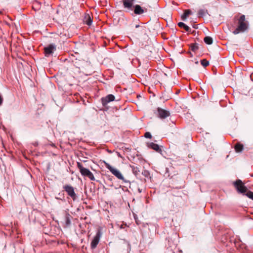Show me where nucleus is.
I'll return each mask as SVG.
<instances>
[{
  "instance_id": "12",
  "label": "nucleus",
  "mask_w": 253,
  "mask_h": 253,
  "mask_svg": "<svg viewBox=\"0 0 253 253\" xmlns=\"http://www.w3.org/2000/svg\"><path fill=\"white\" fill-rule=\"evenodd\" d=\"M134 12L136 14H141L144 12V10L142 8V7L138 4H136L134 6Z\"/></svg>"
},
{
  "instance_id": "26",
  "label": "nucleus",
  "mask_w": 253,
  "mask_h": 253,
  "mask_svg": "<svg viewBox=\"0 0 253 253\" xmlns=\"http://www.w3.org/2000/svg\"><path fill=\"white\" fill-rule=\"evenodd\" d=\"M3 101V98L0 93V106L2 104Z\"/></svg>"
},
{
  "instance_id": "17",
  "label": "nucleus",
  "mask_w": 253,
  "mask_h": 253,
  "mask_svg": "<svg viewBox=\"0 0 253 253\" xmlns=\"http://www.w3.org/2000/svg\"><path fill=\"white\" fill-rule=\"evenodd\" d=\"M243 147L242 144L238 143L235 146V149L237 152H241L243 150Z\"/></svg>"
},
{
  "instance_id": "29",
  "label": "nucleus",
  "mask_w": 253,
  "mask_h": 253,
  "mask_svg": "<svg viewBox=\"0 0 253 253\" xmlns=\"http://www.w3.org/2000/svg\"><path fill=\"white\" fill-rule=\"evenodd\" d=\"M139 26V25H136V28L138 27Z\"/></svg>"
},
{
  "instance_id": "16",
  "label": "nucleus",
  "mask_w": 253,
  "mask_h": 253,
  "mask_svg": "<svg viewBox=\"0 0 253 253\" xmlns=\"http://www.w3.org/2000/svg\"><path fill=\"white\" fill-rule=\"evenodd\" d=\"M178 26L181 28H183L187 32H189L190 30V28L183 22H179L178 23Z\"/></svg>"
},
{
  "instance_id": "14",
  "label": "nucleus",
  "mask_w": 253,
  "mask_h": 253,
  "mask_svg": "<svg viewBox=\"0 0 253 253\" xmlns=\"http://www.w3.org/2000/svg\"><path fill=\"white\" fill-rule=\"evenodd\" d=\"M192 12L190 9H187L184 11V13L181 15V18L183 21H185L187 17L191 14Z\"/></svg>"
},
{
  "instance_id": "9",
  "label": "nucleus",
  "mask_w": 253,
  "mask_h": 253,
  "mask_svg": "<svg viewBox=\"0 0 253 253\" xmlns=\"http://www.w3.org/2000/svg\"><path fill=\"white\" fill-rule=\"evenodd\" d=\"M56 49V46L54 44H49L47 46L44 47V54L46 56H48L53 53V51Z\"/></svg>"
},
{
  "instance_id": "24",
  "label": "nucleus",
  "mask_w": 253,
  "mask_h": 253,
  "mask_svg": "<svg viewBox=\"0 0 253 253\" xmlns=\"http://www.w3.org/2000/svg\"><path fill=\"white\" fill-rule=\"evenodd\" d=\"M248 197L251 199L253 200V192L252 191H248L246 194H245Z\"/></svg>"
},
{
  "instance_id": "30",
  "label": "nucleus",
  "mask_w": 253,
  "mask_h": 253,
  "mask_svg": "<svg viewBox=\"0 0 253 253\" xmlns=\"http://www.w3.org/2000/svg\"><path fill=\"white\" fill-rule=\"evenodd\" d=\"M198 62H196V64H198Z\"/></svg>"
},
{
  "instance_id": "27",
  "label": "nucleus",
  "mask_w": 253,
  "mask_h": 253,
  "mask_svg": "<svg viewBox=\"0 0 253 253\" xmlns=\"http://www.w3.org/2000/svg\"><path fill=\"white\" fill-rule=\"evenodd\" d=\"M66 223L67 225H69L71 223V221L69 218H66Z\"/></svg>"
},
{
  "instance_id": "3",
  "label": "nucleus",
  "mask_w": 253,
  "mask_h": 253,
  "mask_svg": "<svg viewBox=\"0 0 253 253\" xmlns=\"http://www.w3.org/2000/svg\"><path fill=\"white\" fill-rule=\"evenodd\" d=\"M77 166L83 176L88 177L91 180H95L93 173L88 169L83 167L82 165L79 162L77 163Z\"/></svg>"
},
{
  "instance_id": "6",
  "label": "nucleus",
  "mask_w": 253,
  "mask_h": 253,
  "mask_svg": "<svg viewBox=\"0 0 253 253\" xmlns=\"http://www.w3.org/2000/svg\"><path fill=\"white\" fill-rule=\"evenodd\" d=\"M101 235L100 231L98 230L91 243L90 246L91 249H94L97 247L99 242Z\"/></svg>"
},
{
  "instance_id": "21",
  "label": "nucleus",
  "mask_w": 253,
  "mask_h": 253,
  "mask_svg": "<svg viewBox=\"0 0 253 253\" xmlns=\"http://www.w3.org/2000/svg\"><path fill=\"white\" fill-rule=\"evenodd\" d=\"M161 68V72L159 71V76H162V74L164 76H167V74L166 73H164V71H162V68H165V66L163 64H160L159 63V68Z\"/></svg>"
},
{
  "instance_id": "5",
  "label": "nucleus",
  "mask_w": 253,
  "mask_h": 253,
  "mask_svg": "<svg viewBox=\"0 0 253 253\" xmlns=\"http://www.w3.org/2000/svg\"><path fill=\"white\" fill-rule=\"evenodd\" d=\"M63 188L67 193L68 195L70 196L74 201L76 199V194L75 192L74 188L73 186L70 185H65L64 186Z\"/></svg>"
},
{
  "instance_id": "10",
  "label": "nucleus",
  "mask_w": 253,
  "mask_h": 253,
  "mask_svg": "<svg viewBox=\"0 0 253 253\" xmlns=\"http://www.w3.org/2000/svg\"><path fill=\"white\" fill-rule=\"evenodd\" d=\"M123 1L124 6L125 8L129 10L132 9V7L134 0H123Z\"/></svg>"
},
{
  "instance_id": "4",
  "label": "nucleus",
  "mask_w": 253,
  "mask_h": 253,
  "mask_svg": "<svg viewBox=\"0 0 253 253\" xmlns=\"http://www.w3.org/2000/svg\"><path fill=\"white\" fill-rule=\"evenodd\" d=\"M233 185L239 193L245 194L247 191V188L240 179H237L236 181H234Z\"/></svg>"
},
{
  "instance_id": "8",
  "label": "nucleus",
  "mask_w": 253,
  "mask_h": 253,
  "mask_svg": "<svg viewBox=\"0 0 253 253\" xmlns=\"http://www.w3.org/2000/svg\"><path fill=\"white\" fill-rule=\"evenodd\" d=\"M115 98V97L113 94H109L106 97L102 98L101 102L102 105L104 107H106L109 102L114 101Z\"/></svg>"
},
{
  "instance_id": "2",
  "label": "nucleus",
  "mask_w": 253,
  "mask_h": 253,
  "mask_svg": "<svg viewBox=\"0 0 253 253\" xmlns=\"http://www.w3.org/2000/svg\"><path fill=\"white\" fill-rule=\"evenodd\" d=\"M104 164L106 168L108 169L111 172V173L116 177H117L119 179L123 180L125 183H129V181L128 180H126L124 178L121 172L119 170L115 168H114L106 162H104Z\"/></svg>"
},
{
  "instance_id": "18",
  "label": "nucleus",
  "mask_w": 253,
  "mask_h": 253,
  "mask_svg": "<svg viewBox=\"0 0 253 253\" xmlns=\"http://www.w3.org/2000/svg\"><path fill=\"white\" fill-rule=\"evenodd\" d=\"M204 41L207 44H211L213 42L212 39L209 36H206L204 39Z\"/></svg>"
},
{
  "instance_id": "7",
  "label": "nucleus",
  "mask_w": 253,
  "mask_h": 253,
  "mask_svg": "<svg viewBox=\"0 0 253 253\" xmlns=\"http://www.w3.org/2000/svg\"><path fill=\"white\" fill-rule=\"evenodd\" d=\"M170 115V113L169 110L159 108V119L163 120L169 117Z\"/></svg>"
},
{
  "instance_id": "13",
  "label": "nucleus",
  "mask_w": 253,
  "mask_h": 253,
  "mask_svg": "<svg viewBox=\"0 0 253 253\" xmlns=\"http://www.w3.org/2000/svg\"><path fill=\"white\" fill-rule=\"evenodd\" d=\"M147 146L148 148L152 149L156 151H158V145L153 142H148L147 143Z\"/></svg>"
},
{
  "instance_id": "20",
  "label": "nucleus",
  "mask_w": 253,
  "mask_h": 253,
  "mask_svg": "<svg viewBox=\"0 0 253 253\" xmlns=\"http://www.w3.org/2000/svg\"><path fill=\"white\" fill-rule=\"evenodd\" d=\"M191 48L193 51H196L199 49V44L195 43L191 45Z\"/></svg>"
},
{
  "instance_id": "19",
  "label": "nucleus",
  "mask_w": 253,
  "mask_h": 253,
  "mask_svg": "<svg viewBox=\"0 0 253 253\" xmlns=\"http://www.w3.org/2000/svg\"><path fill=\"white\" fill-rule=\"evenodd\" d=\"M132 172L135 175H137L140 172V170L139 168L137 167H135L134 166H131Z\"/></svg>"
},
{
  "instance_id": "22",
  "label": "nucleus",
  "mask_w": 253,
  "mask_h": 253,
  "mask_svg": "<svg viewBox=\"0 0 253 253\" xmlns=\"http://www.w3.org/2000/svg\"><path fill=\"white\" fill-rule=\"evenodd\" d=\"M201 64L203 67H207L209 65V62L206 59H203L201 61Z\"/></svg>"
},
{
  "instance_id": "1",
  "label": "nucleus",
  "mask_w": 253,
  "mask_h": 253,
  "mask_svg": "<svg viewBox=\"0 0 253 253\" xmlns=\"http://www.w3.org/2000/svg\"><path fill=\"white\" fill-rule=\"evenodd\" d=\"M238 26L233 32L234 35H237L240 33H244L249 28V22L246 20L245 15H241L237 19Z\"/></svg>"
},
{
  "instance_id": "11",
  "label": "nucleus",
  "mask_w": 253,
  "mask_h": 253,
  "mask_svg": "<svg viewBox=\"0 0 253 253\" xmlns=\"http://www.w3.org/2000/svg\"><path fill=\"white\" fill-rule=\"evenodd\" d=\"M84 22L86 24V25L90 26L92 24V20L90 16V15L88 14L85 13L84 14V19H83Z\"/></svg>"
},
{
  "instance_id": "23",
  "label": "nucleus",
  "mask_w": 253,
  "mask_h": 253,
  "mask_svg": "<svg viewBox=\"0 0 253 253\" xmlns=\"http://www.w3.org/2000/svg\"><path fill=\"white\" fill-rule=\"evenodd\" d=\"M163 146L159 145V154L163 156L164 158H166V156L165 155V152L162 150Z\"/></svg>"
},
{
  "instance_id": "15",
  "label": "nucleus",
  "mask_w": 253,
  "mask_h": 253,
  "mask_svg": "<svg viewBox=\"0 0 253 253\" xmlns=\"http://www.w3.org/2000/svg\"><path fill=\"white\" fill-rule=\"evenodd\" d=\"M208 13L207 10L201 9L198 11V15L199 17H203Z\"/></svg>"
},
{
  "instance_id": "25",
  "label": "nucleus",
  "mask_w": 253,
  "mask_h": 253,
  "mask_svg": "<svg viewBox=\"0 0 253 253\" xmlns=\"http://www.w3.org/2000/svg\"><path fill=\"white\" fill-rule=\"evenodd\" d=\"M144 136L146 138H151L152 137V135L149 132H146L144 134Z\"/></svg>"
},
{
  "instance_id": "28",
  "label": "nucleus",
  "mask_w": 253,
  "mask_h": 253,
  "mask_svg": "<svg viewBox=\"0 0 253 253\" xmlns=\"http://www.w3.org/2000/svg\"><path fill=\"white\" fill-rule=\"evenodd\" d=\"M193 28H194L195 29H197L198 28L197 26H193Z\"/></svg>"
}]
</instances>
